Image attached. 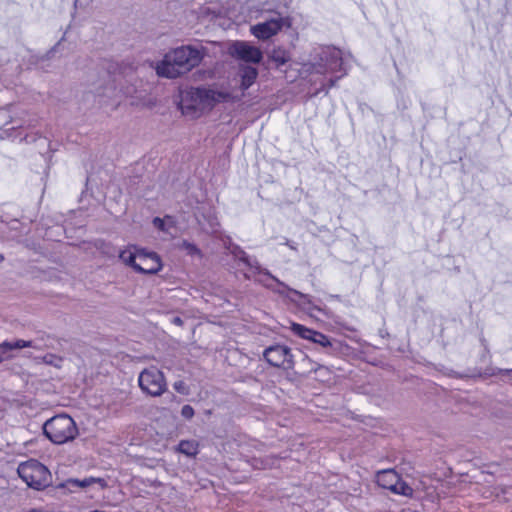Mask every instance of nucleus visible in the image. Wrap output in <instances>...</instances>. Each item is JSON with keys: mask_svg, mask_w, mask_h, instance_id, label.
<instances>
[{"mask_svg": "<svg viewBox=\"0 0 512 512\" xmlns=\"http://www.w3.org/2000/svg\"><path fill=\"white\" fill-rule=\"evenodd\" d=\"M173 322H174L175 324H177V325H181V324H182V320H181L179 317H175V318L173 319Z\"/></svg>", "mask_w": 512, "mask_h": 512, "instance_id": "32", "label": "nucleus"}, {"mask_svg": "<svg viewBox=\"0 0 512 512\" xmlns=\"http://www.w3.org/2000/svg\"><path fill=\"white\" fill-rule=\"evenodd\" d=\"M174 388L176 391H178L180 393H185V384L182 381L175 382Z\"/></svg>", "mask_w": 512, "mask_h": 512, "instance_id": "29", "label": "nucleus"}, {"mask_svg": "<svg viewBox=\"0 0 512 512\" xmlns=\"http://www.w3.org/2000/svg\"><path fill=\"white\" fill-rule=\"evenodd\" d=\"M311 370H314V371H316V370H317V367H316V365H313V366L311 367Z\"/></svg>", "mask_w": 512, "mask_h": 512, "instance_id": "35", "label": "nucleus"}, {"mask_svg": "<svg viewBox=\"0 0 512 512\" xmlns=\"http://www.w3.org/2000/svg\"><path fill=\"white\" fill-rule=\"evenodd\" d=\"M0 138L2 139H10L12 141H26L30 142L28 140V135L23 134V131L20 127L10 126L9 124H5L0 129Z\"/></svg>", "mask_w": 512, "mask_h": 512, "instance_id": "16", "label": "nucleus"}, {"mask_svg": "<svg viewBox=\"0 0 512 512\" xmlns=\"http://www.w3.org/2000/svg\"><path fill=\"white\" fill-rule=\"evenodd\" d=\"M311 60L302 64L300 73L304 76L319 74L326 76L341 72V75L331 77L327 83H323V89L328 90L333 87L337 80L346 74L343 67L342 53L339 49L332 46H324L314 49Z\"/></svg>", "mask_w": 512, "mask_h": 512, "instance_id": "2", "label": "nucleus"}, {"mask_svg": "<svg viewBox=\"0 0 512 512\" xmlns=\"http://www.w3.org/2000/svg\"><path fill=\"white\" fill-rule=\"evenodd\" d=\"M24 512H44V511L42 509L34 508V509H30V510H27V511H24Z\"/></svg>", "mask_w": 512, "mask_h": 512, "instance_id": "33", "label": "nucleus"}, {"mask_svg": "<svg viewBox=\"0 0 512 512\" xmlns=\"http://www.w3.org/2000/svg\"><path fill=\"white\" fill-rule=\"evenodd\" d=\"M269 58L276 64L277 67H280L290 60V54L286 49L282 47H276L270 52Z\"/></svg>", "mask_w": 512, "mask_h": 512, "instance_id": "18", "label": "nucleus"}, {"mask_svg": "<svg viewBox=\"0 0 512 512\" xmlns=\"http://www.w3.org/2000/svg\"><path fill=\"white\" fill-rule=\"evenodd\" d=\"M198 446V442L195 440H182L177 449L180 453L193 457L198 454Z\"/></svg>", "mask_w": 512, "mask_h": 512, "instance_id": "19", "label": "nucleus"}, {"mask_svg": "<svg viewBox=\"0 0 512 512\" xmlns=\"http://www.w3.org/2000/svg\"><path fill=\"white\" fill-rule=\"evenodd\" d=\"M11 224L12 228H15L18 225V221L14 220Z\"/></svg>", "mask_w": 512, "mask_h": 512, "instance_id": "34", "label": "nucleus"}, {"mask_svg": "<svg viewBox=\"0 0 512 512\" xmlns=\"http://www.w3.org/2000/svg\"><path fill=\"white\" fill-rule=\"evenodd\" d=\"M263 357L268 364L274 367L289 370L294 366L291 349L285 345L275 344L267 347L263 351Z\"/></svg>", "mask_w": 512, "mask_h": 512, "instance_id": "8", "label": "nucleus"}, {"mask_svg": "<svg viewBox=\"0 0 512 512\" xmlns=\"http://www.w3.org/2000/svg\"><path fill=\"white\" fill-rule=\"evenodd\" d=\"M227 53L235 60L249 64H258L263 59V53L257 46L247 41H232L227 46Z\"/></svg>", "mask_w": 512, "mask_h": 512, "instance_id": "7", "label": "nucleus"}, {"mask_svg": "<svg viewBox=\"0 0 512 512\" xmlns=\"http://www.w3.org/2000/svg\"><path fill=\"white\" fill-rule=\"evenodd\" d=\"M4 260V257L2 254H0V262H2Z\"/></svg>", "mask_w": 512, "mask_h": 512, "instance_id": "36", "label": "nucleus"}, {"mask_svg": "<svg viewBox=\"0 0 512 512\" xmlns=\"http://www.w3.org/2000/svg\"><path fill=\"white\" fill-rule=\"evenodd\" d=\"M202 92V97L204 104L206 106V110H211L215 105L219 103H225L229 101H233L232 94L224 89V88H205L200 87Z\"/></svg>", "mask_w": 512, "mask_h": 512, "instance_id": "12", "label": "nucleus"}, {"mask_svg": "<svg viewBox=\"0 0 512 512\" xmlns=\"http://www.w3.org/2000/svg\"><path fill=\"white\" fill-rule=\"evenodd\" d=\"M285 24L283 17L277 16L265 22L251 26L250 32L258 39L266 40L276 35Z\"/></svg>", "mask_w": 512, "mask_h": 512, "instance_id": "10", "label": "nucleus"}, {"mask_svg": "<svg viewBox=\"0 0 512 512\" xmlns=\"http://www.w3.org/2000/svg\"><path fill=\"white\" fill-rule=\"evenodd\" d=\"M509 494H512V488L509 489L508 491Z\"/></svg>", "mask_w": 512, "mask_h": 512, "instance_id": "38", "label": "nucleus"}, {"mask_svg": "<svg viewBox=\"0 0 512 512\" xmlns=\"http://www.w3.org/2000/svg\"><path fill=\"white\" fill-rule=\"evenodd\" d=\"M10 226L7 223L0 221V238H13L12 235H8V229Z\"/></svg>", "mask_w": 512, "mask_h": 512, "instance_id": "27", "label": "nucleus"}, {"mask_svg": "<svg viewBox=\"0 0 512 512\" xmlns=\"http://www.w3.org/2000/svg\"><path fill=\"white\" fill-rule=\"evenodd\" d=\"M238 76L240 78V88L247 90L255 83L258 77V70L251 65H240Z\"/></svg>", "mask_w": 512, "mask_h": 512, "instance_id": "15", "label": "nucleus"}, {"mask_svg": "<svg viewBox=\"0 0 512 512\" xmlns=\"http://www.w3.org/2000/svg\"><path fill=\"white\" fill-rule=\"evenodd\" d=\"M182 247L190 255H200V250L193 243H190V242H187V241H183Z\"/></svg>", "mask_w": 512, "mask_h": 512, "instance_id": "24", "label": "nucleus"}, {"mask_svg": "<svg viewBox=\"0 0 512 512\" xmlns=\"http://www.w3.org/2000/svg\"><path fill=\"white\" fill-rule=\"evenodd\" d=\"M42 360L45 364L54 366L56 368H60L63 362V359L55 354H47L43 357Z\"/></svg>", "mask_w": 512, "mask_h": 512, "instance_id": "22", "label": "nucleus"}, {"mask_svg": "<svg viewBox=\"0 0 512 512\" xmlns=\"http://www.w3.org/2000/svg\"><path fill=\"white\" fill-rule=\"evenodd\" d=\"M139 387L143 393L158 397L167 389L163 373L155 367L144 369L138 377Z\"/></svg>", "mask_w": 512, "mask_h": 512, "instance_id": "6", "label": "nucleus"}, {"mask_svg": "<svg viewBox=\"0 0 512 512\" xmlns=\"http://www.w3.org/2000/svg\"><path fill=\"white\" fill-rule=\"evenodd\" d=\"M181 415L186 419H191L194 416V409L190 405H184L181 409Z\"/></svg>", "mask_w": 512, "mask_h": 512, "instance_id": "26", "label": "nucleus"}, {"mask_svg": "<svg viewBox=\"0 0 512 512\" xmlns=\"http://www.w3.org/2000/svg\"><path fill=\"white\" fill-rule=\"evenodd\" d=\"M398 474L393 470H384L377 474V483L379 486L392 490L398 479Z\"/></svg>", "mask_w": 512, "mask_h": 512, "instance_id": "17", "label": "nucleus"}, {"mask_svg": "<svg viewBox=\"0 0 512 512\" xmlns=\"http://www.w3.org/2000/svg\"><path fill=\"white\" fill-rule=\"evenodd\" d=\"M119 257L124 264L131 266L135 270V265L138 263V252L135 253L131 249H126L120 252Z\"/></svg>", "mask_w": 512, "mask_h": 512, "instance_id": "20", "label": "nucleus"}, {"mask_svg": "<svg viewBox=\"0 0 512 512\" xmlns=\"http://www.w3.org/2000/svg\"><path fill=\"white\" fill-rule=\"evenodd\" d=\"M180 109L183 114L191 117H199L207 111L200 87L191 88L182 94Z\"/></svg>", "mask_w": 512, "mask_h": 512, "instance_id": "9", "label": "nucleus"}, {"mask_svg": "<svg viewBox=\"0 0 512 512\" xmlns=\"http://www.w3.org/2000/svg\"><path fill=\"white\" fill-rule=\"evenodd\" d=\"M162 268L159 256L153 252L138 251V263L135 270L144 274H155Z\"/></svg>", "mask_w": 512, "mask_h": 512, "instance_id": "11", "label": "nucleus"}, {"mask_svg": "<svg viewBox=\"0 0 512 512\" xmlns=\"http://www.w3.org/2000/svg\"><path fill=\"white\" fill-rule=\"evenodd\" d=\"M20 478L29 486L35 489H42L49 485L51 474L49 470L36 460H29L21 463L17 469Z\"/></svg>", "mask_w": 512, "mask_h": 512, "instance_id": "5", "label": "nucleus"}, {"mask_svg": "<svg viewBox=\"0 0 512 512\" xmlns=\"http://www.w3.org/2000/svg\"><path fill=\"white\" fill-rule=\"evenodd\" d=\"M61 45V43H57L56 46L48 53V56L51 57L52 55H54V53L56 52V50L58 49V47Z\"/></svg>", "mask_w": 512, "mask_h": 512, "instance_id": "30", "label": "nucleus"}, {"mask_svg": "<svg viewBox=\"0 0 512 512\" xmlns=\"http://www.w3.org/2000/svg\"><path fill=\"white\" fill-rule=\"evenodd\" d=\"M200 49L186 45L177 47L165 54L156 65V73L160 77L177 78L196 67L202 60Z\"/></svg>", "mask_w": 512, "mask_h": 512, "instance_id": "3", "label": "nucleus"}, {"mask_svg": "<svg viewBox=\"0 0 512 512\" xmlns=\"http://www.w3.org/2000/svg\"><path fill=\"white\" fill-rule=\"evenodd\" d=\"M235 259L243 263L249 268V272L244 273L247 279L253 278L256 282L261 283L266 288L272 290L279 295L289 297L293 294L298 298L299 304L306 307L308 310L317 309L320 310L316 305H313L309 295L303 294L297 290L291 289L286 284L281 282L275 276H273L268 270L262 268L256 259L250 258L246 252L239 247H235L232 251Z\"/></svg>", "mask_w": 512, "mask_h": 512, "instance_id": "1", "label": "nucleus"}, {"mask_svg": "<svg viewBox=\"0 0 512 512\" xmlns=\"http://www.w3.org/2000/svg\"><path fill=\"white\" fill-rule=\"evenodd\" d=\"M492 375H503L507 376V380L512 382V369H496L492 372Z\"/></svg>", "mask_w": 512, "mask_h": 512, "instance_id": "25", "label": "nucleus"}, {"mask_svg": "<svg viewBox=\"0 0 512 512\" xmlns=\"http://www.w3.org/2000/svg\"><path fill=\"white\" fill-rule=\"evenodd\" d=\"M287 244H288V246H289L291 249H294V246H293V245H291V244H289V243H287Z\"/></svg>", "mask_w": 512, "mask_h": 512, "instance_id": "37", "label": "nucleus"}, {"mask_svg": "<svg viewBox=\"0 0 512 512\" xmlns=\"http://www.w3.org/2000/svg\"><path fill=\"white\" fill-rule=\"evenodd\" d=\"M290 328L294 334L298 335L303 339L310 340L323 347H328L331 345L330 340L326 335L315 330L309 329L301 324L292 323Z\"/></svg>", "mask_w": 512, "mask_h": 512, "instance_id": "13", "label": "nucleus"}, {"mask_svg": "<svg viewBox=\"0 0 512 512\" xmlns=\"http://www.w3.org/2000/svg\"><path fill=\"white\" fill-rule=\"evenodd\" d=\"M34 348V349H40V346L37 345L34 341H26V340H16L14 342H3L0 344V356L2 360H7L12 357L11 352L15 349H22V348Z\"/></svg>", "mask_w": 512, "mask_h": 512, "instance_id": "14", "label": "nucleus"}, {"mask_svg": "<svg viewBox=\"0 0 512 512\" xmlns=\"http://www.w3.org/2000/svg\"><path fill=\"white\" fill-rule=\"evenodd\" d=\"M46 437L54 444L72 441L78 435L75 421L67 414H59L48 419L43 425Z\"/></svg>", "mask_w": 512, "mask_h": 512, "instance_id": "4", "label": "nucleus"}, {"mask_svg": "<svg viewBox=\"0 0 512 512\" xmlns=\"http://www.w3.org/2000/svg\"><path fill=\"white\" fill-rule=\"evenodd\" d=\"M167 222H171V217H166L165 219H161L159 217L154 218L153 224L154 226L164 232H168Z\"/></svg>", "mask_w": 512, "mask_h": 512, "instance_id": "23", "label": "nucleus"}, {"mask_svg": "<svg viewBox=\"0 0 512 512\" xmlns=\"http://www.w3.org/2000/svg\"><path fill=\"white\" fill-rule=\"evenodd\" d=\"M391 491L403 496H411L413 494V489L406 482L400 480L399 478L397 479Z\"/></svg>", "mask_w": 512, "mask_h": 512, "instance_id": "21", "label": "nucleus"}, {"mask_svg": "<svg viewBox=\"0 0 512 512\" xmlns=\"http://www.w3.org/2000/svg\"><path fill=\"white\" fill-rule=\"evenodd\" d=\"M106 96H110L112 93H114V88L112 86L106 88Z\"/></svg>", "mask_w": 512, "mask_h": 512, "instance_id": "31", "label": "nucleus"}, {"mask_svg": "<svg viewBox=\"0 0 512 512\" xmlns=\"http://www.w3.org/2000/svg\"><path fill=\"white\" fill-rule=\"evenodd\" d=\"M95 479L94 478H88V479H84L82 481H79V480H75L74 482L80 486V487H87L89 486L92 482H94Z\"/></svg>", "mask_w": 512, "mask_h": 512, "instance_id": "28", "label": "nucleus"}]
</instances>
